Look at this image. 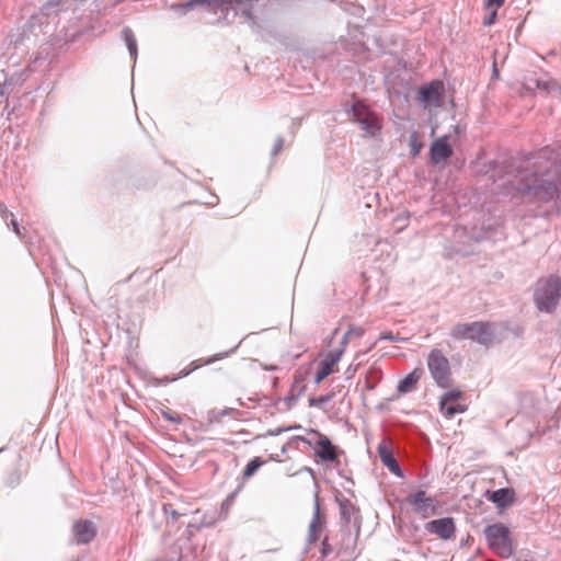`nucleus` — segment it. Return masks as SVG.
<instances>
[{"label":"nucleus","mask_w":561,"mask_h":561,"mask_svg":"<svg viewBox=\"0 0 561 561\" xmlns=\"http://www.w3.org/2000/svg\"><path fill=\"white\" fill-rule=\"evenodd\" d=\"M559 185H561V174L554 167L553 172L549 170L524 175L518 190L530 202L546 203L560 196Z\"/></svg>","instance_id":"f257e3e1"},{"label":"nucleus","mask_w":561,"mask_h":561,"mask_svg":"<svg viewBox=\"0 0 561 561\" xmlns=\"http://www.w3.org/2000/svg\"><path fill=\"white\" fill-rule=\"evenodd\" d=\"M363 334V328L350 327L347 332L344 334L340 346L329 351L322 356V358L317 363V371L313 377L317 386L320 385L328 376L337 371V364L345 352L347 343L353 339H360Z\"/></svg>","instance_id":"f03ea898"},{"label":"nucleus","mask_w":561,"mask_h":561,"mask_svg":"<svg viewBox=\"0 0 561 561\" xmlns=\"http://www.w3.org/2000/svg\"><path fill=\"white\" fill-rule=\"evenodd\" d=\"M561 298V279L557 275H549L538 279L534 293V300L539 311L551 313Z\"/></svg>","instance_id":"7ed1b4c3"},{"label":"nucleus","mask_w":561,"mask_h":561,"mask_svg":"<svg viewBox=\"0 0 561 561\" xmlns=\"http://www.w3.org/2000/svg\"><path fill=\"white\" fill-rule=\"evenodd\" d=\"M489 549L497 557L506 559L514 553V540L511 529L503 523H494L484 528Z\"/></svg>","instance_id":"20e7f679"},{"label":"nucleus","mask_w":561,"mask_h":561,"mask_svg":"<svg viewBox=\"0 0 561 561\" xmlns=\"http://www.w3.org/2000/svg\"><path fill=\"white\" fill-rule=\"evenodd\" d=\"M451 335L457 340H471L482 345H490L495 337L492 324L483 321L458 323L453 328Z\"/></svg>","instance_id":"39448f33"},{"label":"nucleus","mask_w":561,"mask_h":561,"mask_svg":"<svg viewBox=\"0 0 561 561\" xmlns=\"http://www.w3.org/2000/svg\"><path fill=\"white\" fill-rule=\"evenodd\" d=\"M427 367L436 383L442 388L450 386V366L439 350H432L427 357Z\"/></svg>","instance_id":"423d86ee"},{"label":"nucleus","mask_w":561,"mask_h":561,"mask_svg":"<svg viewBox=\"0 0 561 561\" xmlns=\"http://www.w3.org/2000/svg\"><path fill=\"white\" fill-rule=\"evenodd\" d=\"M405 503L411 506L414 514L425 519L437 513L438 501L425 491H416L407 496Z\"/></svg>","instance_id":"0eeeda50"},{"label":"nucleus","mask_w":561,"mask_h":561,"mask_svg":"<svg viewBox=\"0 0 561 561\" xmlns=\"http://www.w3.org/2000/svg\"><path fill=\"white\" fill-rule=\"evenodd\" d=\"M353 116L363 130L370 136L377 135L381 129L380 119L363 102L357 101L353 104Z\"/></svg>","instance_id":"6e6552de"},{"label":"nucleus","mask_w":561,"mask_h":561,"mask_svg":"<svg viewBox=\"0 0 561 561\" xmlns=\"http://www.w3.org/2000/svg\"><path fill=\"white\" fill-rule=\"evenodd\" d=\"M439 409L448 417L466 412L467 405L462 402V392L454 389L444 393L439 401Z\"/></svg>","instance_id":"1a4fd4ad"},{"label":"nucleus","mask_w":561,"mask_h":561,"mask_svg":"<svg viewBox=\"0 0 561 561\" xmlns=\"http://www.w3.org/2000/svg\"><path fill=\"white\" fill-rule=\"evenodd\" d=\"M443 82L432 81L419 90L417 100L424 107H439L443 102Z\"/></svg>","instance_id":"9d476101"},{"label":"nucleus","mask_w":561,"mask_h":561,"mask_svg":"<svg viewBox=\"0 0 561 561\" xmlns=\"http://www.w3.org/2000/svg\"><path fill=\"white\" fill-rule=\"evenodd\" d=\"M425 529L437 535L443 540L451 539L455 536L456 526L451 517L434 519L425 525Z\"/></svg>","instance_id":"9b49d317"},{"label":"nucleus","mask_w":561,"mask_h":561,"mask_svg":"<svg viewBox=\"0 0 561 561\" xmlns=\"http://www.w3.org/2000/svg\"><path fill=\"white\" fill-rule=\"evenodd\" d=\"M377 451L382 465L387 467L393 474L402 478L403 473L392 455V442L389 438H383L379 443Z\"/></svg>","instance_id":"f8f14e48"},{"label":"nucleus","mask_w":561,"mask_h":561,"mask_svg":"<svg viewBox=\"0 0 561 561\" xmlns=\"http://www.w3.org/2000/svg\"><path fill=\"white\" fill-rule=\"evenodd\" d=\"M313 433L318 437V440L314 446L316 456L323 461L337 462L339 456L336 447L331 443V440L325 435L317 431H314Z\"/></svg>","instance_id":"ddd939ff"},{"label":"nucleus","mask_w":561,"mask_h":561,"mask_svg":"<svg viewBox=\"0 0 561 561\" xmlns=\"http://www.w3.org/2000/svg\"><path fill=\"white\" fill-rule=\"evenodd\" d=\"M72 534L77 545H84L95 538L96 528L91 520L79 519L72 526Z\"/></svg>","instance_id":"4468645a"},{"label":"nucleus","mask_w":561,"mask_h":561,"mask_svg":"<svg viewBox=\"0 0 561 561\" xmlns=\"http://www.w3.org/2000/svg\"><path fill=\"white\" fill-rule=\"evenodd\" d=\"M486 497L495 504L500 512L513 505L515 502V491L511 488L499 489L488 492Z\"/></svg>","instance_id":"2eb2a0df"},{"label":"nucleus","mask_w":561,"mask_h":561,"mask_svg":"<svg viewBox=\"0 0 561 561\" xmlns=\"http://www.w3.org/2000/svg\"><path fill=\"white\" fill-rule=\"evenodd\" d=\"M431 160L437 164L440 161L447 160L453 156V148L447 142V137L443 136L433 141L430 149Z\"/></svg>","instance_id":"dca6fc26"},{"label":"nucleus","mask_w":561,"mask_h":561,"mask_svg":"<svg viewBox=\"0 0 561 561\" xmlns=\"http://www.w3.org/2000/svg\"><path fill=\"white\" fill-rule=\"evenodd\" d=\"M312 363L299 366L294 375L291 392L295 397H300L306 391V380L311 374Z\"/></svg>","instance_id":"f3484780"},{"label":"nucleus","mask_w":561,"mask_h":561,"mask_svg":"<svg viewBox=\"0 0 561 561\" xmlns=\"http://www.w3.org/2000/svg\"><path fill=\"white\" fill-rule=\"evenodd\" d=\"M423 375L422 368H415L412 373L405 376L398 385V391L400 393H408L413 391L416 388L417 382L420 381Z\"/></svg>","instance_id":"a211bd4d"},{"label":"nucleus","mask_w":561,"mask_h":561,"mask_svg":"<svg viewBox=\"0 0 561 561\" xmlns=\"http://www.w3.org/2000/svg\"><path fill=\"white\" fill-rule=\"evenodd\" d=\"M265 460L261 457H254L244 468L243 470V479L248 480L255 474V472L265 465Z\"/></svg>","instance_id":"6ab92c4d"},{"label":"nucleus","mask_w":561,"mask_h":561,"mask_svg":"<svg viewBox=\"0 0 561 561\" xmlns=\"http://www.w3.org/2000/svg\"><path fill=\"white\" fill-rule=\"evenodd\" d=\"M123 37L125 39V43L128 47V50L129 53L133 55V56H136L137 54V43H136V38H135V35L133 33V31L128 27L124 28L123 30Z\"/></svg>","instance_id":"aec40b11"},{"label":"nucleus","mask_w":561,"mask_h":561,"mask_svg":"<svg viewBox=\"0 0 561 561\" xmlns=\"http://www.w3.org/2000/svg\"><path fill=\"white\" fill-rule=\"evenodd\" d=\"M320 531H321V523L319 522V518L316 517L309 527L311 540L316 541L319 537Z\"/></svg>","instance_id":"412c9836"},{"label":"nucleus","mask_w":561,"mask_h":561,"mask_svg":"<svg viewBox=\"0 0 561 561\" xmlns=\"http://www.w3.org/2000/svg\"><path fill=\"white\" fill-rule=\"evenodd\" d=\"M537 87L542 90H546L547 92H552V91L560 92V90H561L560 87L554 81H538Z\"/></svg>","instance_id":"4be33fe9"},{"label":"nucleus","mask_w":561,"mask_h":561,"mask_svg":"<svg viewBox=\"0 0 561 561\" xmlns=\"http://www.w3.org/2000/svg\"><path fill=\"white\" fill-rule=\"evenodd\" d=\"M411 152L415 157L420 153L422 144L417 141V134L413 133L410 137Z\"/></svg>","instance_id":"5701e85b"},{"label":"nucleus","mask_w":561,"mask_h":561,"mask_svg":"<svg viewBox=\"0 0 561 561\" xmlns=\"http://www.w3.org/2000/svg\"><path fill=\"white\" fill-rule=\"evenodd\" d=\"M332 399V396H320L318 398H310L308 400L309 407H321L324 403L329 402Z\"/></svg>","instance_id":"b1692460"},{"label":"nucleus","mask_w":561,"mask_h":561,"mask_svg":"<svg viewBox=\"0 0 561 561\" xmlns=\"http://www.w3.org/2000/svg\"><path fill=\"white\" fill-rule=\"evenodd\" d=\"M162 415H163L164 419H167V420H169L171 422H174V423H181L182 422L181 415L175 413V412L163 411Z\"/></svg>","instance_id":"393cba45"},{"label":"nucleus","mask_w":561,"mask_h":561,"mask_svg":"<svg viewBox=\"0 0 561 561\" xmlns=\"http://www.w3.org/2000/svg\"><path fill=\"white\" fill-rule=\"evenodd\" d=\"M496 11H497V9H490V13H489V15H488V16L484 19V21H483V24H484L485 26H490V25H492V24H494V23H495V21H496V16H497Z\"/></svg>","instance_id":"a878e982"},{"label":"nucleus","mask_w":561,"mask_h":561,"mask_svg":"<svg viewBox=\"0 0 561 561\" xmlns=\"http://www.w3.org/2000/svg\"><path fill=\"white\" fill-rule=\"evenodd\" d=\"M505 0H485V9H500L504 4Z\"/></svg>","instance_id":"bb28decb"},{"label":"nucleus","mask_w":561,"mask_h":561,"mask_svg":"<svg viewBox=\"0 0 561 561\" xmlns=\"http://www.w3.org/2000/svg\"><path fill=\"white\" fill-rule=\"evenodd\" d=\"M232 412V409H225L220 412H217L216 414L214 413V415L210 417V421H220V419L225 415H228Z\"/></svg>","instance_id":"cd10ccee"},{"label":"nucleus","mask_w":561,"mask_h":561,"mask_svg":"<svg viewBox=\"0 0 561 561\" xmlns=\"http://www.w3.org/2000/svg\"><path fill=\"white\" fill-rule=\"evenodd\" d=\"M283 147H284V140H283V138L279 137L276 139V141L274 144L273 154L274 156L278 154L282 151Z\"/></svg>","instance_id":"c85d7f7f"},{"label":"nucleus","mask_w":561,"mask_h":561,"mask_svg":"<svg viewBox=\"0 0 561 561\" xmlns=\"http://www.w3.org/2000/svg\"><path fill=\"white\" fill-rule=\"evenodd\" d=\"M220 358H222V356L216 355L214 357H210V358L206 359L204 363L198 364L196 367H201L203 365L211 364L213 362H215L217 359H220Z\"/></svg>","instance_id":"c756f323"},{"label":"nucleus","mask_w":561,"mask_h":561,"mask_svg":"<svg viewBox=\"0 0 561 561\" xmlns=\"http://www.w3.org/2000/svg\"><path fill=\"white\" fill-rule=\"evenodd\" d=\"M12 227H13V230L16 234L21 236V231H20V227H19V224L16 222V220L12 219Z\"/></svg>","instance_id":"7c9ffc66"},{"label":"nucleus","mask_w":561,"mask_h":561,"mask_svg":"<svg viewBox=\"0 0 561 561\" xmlns=\"http://www.w3.org/2000/svg\"><path fill=\"white\" fill-rule=\"evenodd\" d=\"M379 340H394V336L391 334V333H382L380 336H379Z\"/></svg>","instance_id":"2f4dec72"},{"label":"nucleus","mask_w":561,"mask_h":561,"mask_svg":"<svg viewBox=\"0 0 561 561\" xmlns=\"http://www.w3.org/2000/svg\"><path fill=\"white\" fill-rule=\"evenodd\" d=\"M322 552H323V554H327L329 552V547H328V545L325 542H323Z\"/></svg>","instance_id":"473e14b6"}]
</instances>
